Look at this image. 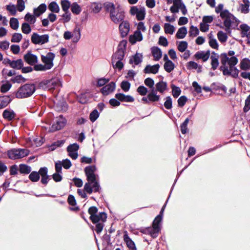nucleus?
<instances>
[{"label": "nucleus", "mask_w": 250, "mask_h": 250, "mask_svg": "<svg viewBox=\"0 0 250 250\" xmlns=\"http://www.w3.org/2000/svg\"><path fill=\"white\" fill-rule=\"evenodd\" d=\"M96 170L95 166H88L84 169L88 182L85 184L84 189L89 194L92 192H99L101 189L99 183L96 181L97 176L94 173Z\"/></svg>", "instance_id": "1"}, {"label": "nucleus", "mask_w": 250, "mask_h": 250, "mask_svg": "<svg viewBox=\"0 0 250 250\" xmlns=\"http://www.w3.org/2000/svg\"><path fill=\"white\" fill-rule=\"evenodd\" d=\"M104 8L109 13L111 20L115 24L122 21L125 19V12L119 5H115L113 3L106 2L104 3Z\"/></svg>", "instance_id": "2"}, {"label": "nucleus", "mask_w": 250, "mask_h": 250, "mask_svg": "<svg viewBox=\"0 0 250 250\" xmlns=\"http://www.w3.org/2000/svg\"><path fill=\"white\" fill-rule=\"evenodd\" d=\"M221 18L223 20L224 28L226 32L229 34L231 33V29H235L238 25V20L228 10L221 12Z\"/></svg>", "instance_id": "3"}, {"label": "nucleus", "mask_w": 250, "mask_h": 250, "mask_svg": "<svg viewBox=\"0 0 250 250\" xmlns=\"http://www.w3.org/2000/svg\"><path fill=\"white\" fill-rule=\"evenodd\" d=\"M55 54L52 52H48L45 55H41V60L43 64H38L34 66L36 71H45L51 69L54 66L53 61Z\"/></svg>", "instance_id": "4"}, {"label": "nucleus", "mask_w": 250, "mask_h": 250, "mask_svg": "<svg viewBox=\"0 0 250 250\" xmlns=\"http://www.w3.org/2000/svg\"><path fill=\"white\" fill-rule=\"evenodd\" d=\"M36 87L33 84H25L21 86L16 93L18 98H23L31 96L35 91Z\"/></svg>", "instance_id": "5"}, {"label": "nucleus", "mask_w": 250, "mask_h": 250, "mask_svg": "<svg viewBox=\"0 0 250 250\" xmlns=\"http://www.w3.org/2000/svg\"><path fill=\"white\" fill-rule=\"evenodd\" d=\"M61 85L60 80L57 77L49 80H44L39 83V86L41 88L48 90L58 88Z\"/></svg>", "instance_id": "6"}, {"label": "nucleus", "mask_w": 250, "mask_h": 250, "mask_svg": "<svg viewBox=\"0 0 250 250\" xmlns=\"http://www.w3.org/2000/svg\"><path fill=\"white\" fill-rule=\"evenodd\" d=\"M29 153L27 149L18 148L12 149L7 152L8 157L11 159H17L24 157Z\"/></svg>", "instance_id": "7"}, {"label": "nucleus", "mask_w": 250, "mask_h": 250, "mask_svg": "<svg viewBox=\"0 0 250 250\" xmlns=\"http://www.w3.org/2000/svg\"><path fill=\"white\" fill-rule=\"evenodd\" d=\"M129 13L132 16H135L138 21H143L145 19L146 11L144 6H133L130 7Z\"/></svg>", "instance_id": "8"}, {"label": "nucleus", "mask_w": 250, "mask_h": 250, "mask_svg": "<svg viewBox=\"0 0 250 250\" xmlns=\"http://www.w3.org/2000/svg\"><path fill=\"white\" fill-rule=\"evenodd\" d=\"M49 36L48 34L39 35L34 32L31 37V42L34 44L43 45L49 42Z\"/></svg>", "instance_id": "9"}, {"label": "nucleus", "mask_w": 250, "mask_h": 250, "mask_svg": "<svg viewBox=\"0 0 250 250\" xmlns=\"http://www.w3.org/2000/svg\"><path fill=\"white\" fill-rule=\"evenodd\" d=\"M173 5L170 7V11L172 13L175 14L179 12L180 10L184 15L188 13V10L182 0H173Z\"/></svg>", "instance_id": "10"}, {"label": "nucleus", "mask_w": 250, "mask_h": 250, "mask_svg": "<svg viewBox=\"0 0 250 250\" xmlns=\"http://www.w3.org/2000/svg\"><path fill=\"white\" fill-rule=\"evenodd\" d=\"M162 221V217L160 215H158L154 220L152 224V227H149L150 235L152 238H156L158 236L160 231V223Z\"/></svg>", "instance_id": "11"}, {"label": "nucleus", "mask_w": 250, "mask_h": 250, "mask_svg": "<svg viewBox=\"0 0 250 250\" xmlns=\"http://www.w3.org/2000/svg\"><path fill=\"white\" fill-rule=\"evenodd\" d=\"M66 124V120L62 116L60 115L55 119L53 125L50 128V131L53 132L60 130Z\"/></svg>", "instance_id": "12"}, {"label": "nucleus", "mask_w": 250, "mask_h": 250, "mask_svg": "<svg viewBox=\"0 0 250 250\" xmlns=\"http://www.w3.org/2000/svg\"><path fill=\"white\" fill-rule=\"evenodd\" d=\"M229 58L226 53L221 54L220 55L222 65L220 67V69L223 72V74L225 76H229L231 73L230 70H229L228 66L227 65V63H229Z\"/></svg>", "instance_id": "13"}, {"label": "nucleus", "mask_w": 250, "mask_h": 250, "mask_svg": "<svg viewBox=\"0 0 250 250\" xmlns=\"http://www.w3.org/2000/svg\"><path fill=\"white\" fill-rule=\"evenodd\" d=\"M160 100V96L156 94L155 89L150 90L147 96L143 97L142 101L145 104H149V103H154L159 101Z\"/></svg>", "instance_id": "14"}, {"label": "nucleus", "mask_w": 250, "mask_h": 250, "mask_svg": "<svg viewBox=\"0 0 250 250\" xmlns=\"http://www.w3.org/2000/svg\"><path fill=\"white\" fill-rule=\"evenodd\" d=\"M126 42L122 41L119 43L117 51L112 56V59L123 60L125 57Z\"/></svg>", "instance_id": "15"}, {"label": "nucleus", "mask_w": 250, "mask_h": 250, "mask_svg": "<svg viewBox=\"0 0 250 250\" xmlns=\"http://www.w3.org/2000/svg\"><path fill=\"white\" fill-rule=\"evenodd\" d=\"M119 31L122 37L127 36L130 30L129 23L126 21H123L119 25Z\"/></svg>", "instance_id": "16"}, {"label": "nucleus", "mask_w": 250, "mask_h": 250, "mask_svg": "<svg viewBox=\"0 0 250 250\" xmlns=\"http://www.w3.org/2000/svg\"><path fill=\"white\" fill-rule=\"evenodd\" d=\"M24 60L28 64L35 66L38 62V58L36 55L28 52L24 55Z\"/></svg>", "instance_id": "17"}, {"label": "nucleus", "mask_w": 250, "mask_h": 250, "mask_svg": "<svg viewBox=\"0 0 250 250\" xmlns=\"http://www.w3.org/2000/svg\"><path fill=\"white\" fill-rule=\"evenodd\" d=\"M115 83L112 82L104 86L101 89V92L104 95H107L113 92L115 89Z\"/></svg>", "instance_id": "18"}, {"label": "nucleus", "mask_w": 250, "mask_h": 250, "mask_svg": "<svg viewBox=\"0 0 250 250\" xmlns=\"http://www.w3.org/2000/svg\"><path fill=\"white\" fill-rule=\"evenodd\" d=\"M210 51L208 50L207 51H200L197 52L195 55L194 57L197 60L201 59L204 62L207 61L210 57Z\"/></svg>", "instance_id": "19"}, {"label": "nucleus", "mask_w": 250, "mask_h": 250, "mask_svg": "<svg viewBox=\"0 0 250 250\" xmlns=\"http://www.w3.org/2000/svg\"><path fill=\"white\" fill-rule=\"evenodd\" d=\"M93 217L94 218H91L90 219L93 223L96 224L99 222H105L107 216L105 212H101L94 215Z\"/></svg>", "instance_id": "20"}, {"label": "nucleus", "mask_w": 250, "mask_h": 250, "mask_svg": "<svg viewBox=\"0 0 250 250\" xmlns=\"http://www.w3.org/2000/svg\"><path fill=\"white\" fill-rule=\"evenodd\" d=\"M143 40V35L139 31H135L133 35L129 36V41L132 44H135L137 42H140Z\"/></svg>", "instance_id": "21"}, {"label": "nucleus", "mask_w": 250, "mask_h": 250, "mask_svg": "<svg viewBox=\"0 0 250 250\" xmlns=\"http://www.w3.org/2000/svg\"><path fill=\"white\" fill-rule=\"evenodd\" d=\"M219 55L214 52L212 53L210 56L211 68L215 70L219 65Z\"/></svg>", "instance_id": "22"}, {"label": "nucleus", "mask_w": 250, "mask_h": 250, "mask_svg": "<svg viewBox=\"0 0 250 250\" xmlns=\"http://www.w3.org/2000/svg\"><path fill=\"white\" fill-rule=\"evenodd\" d=\"M160 65L158 64L153 65H147L144 70L145 73L156 74L159 69Z\"/></svg>", "instance_id": "23"}, {"label": "nucleus", "mask_w": 250, "mask_h": 250, "mask_svg": "<svg viewBox=\"0 0 250 250\" xmlns=\"http://www.w3.org/2000/svg\"><path fill=\"white\" fill-rule=\"evenodd\" d=\"M115 97L122 102H133L134 99L130 95H125L122 93H117L115 95Z\"/></svg>", "instance_id": "24"}, {"label": "nucleus", "mask_w": 250, "mask_h": 250, "mask_svg": "<svg viewBox=\"0 0 250 250\" xmlns=\"http://www.w3.org/2000/svg\"><path fill=\"white\" fill-rule=\"evenodd\" d=\"M143 55L142 54L137 53L132 56L129 60V63L132 64L138 65L142 62Z\"/></svg>", "instance_id": "25"}, {"label": "nucleus", "mask_w": 250, "mask_h": 250, "mask_svg": "<svg viewBox=\"0 0 250 250\" xmlns=\"http://www.w3.org/2000/svg\"><path fill=\"white\" fill-rule=\"evenodd\" d=\"M151 52L154 57V60L156 61H159L162 56L161 50L157 47H152L151 48Z\"/></svg>", "instance_id": "26"}, {"label": "nucleus", "mask_w": 250, "mask_h": 250, "mask_svg": "<svg viewBox=\"0 0 250 250\" xmlns=\"http://www.w3.org/2000/svg\"><path fill=\"white\" fill-rule=\"evenodd\" d=\"M125 242L127 247L131 250H137L134 242L129 238L127 234H125L124 236Z\"/></svg>", "instance_id": "27"}, {"label": "nucleus", "mask_w": 250, "mask_h": 250, "mask_svg": "<svg viewBox=\"0 0 250 250\" xmlns=\"http://www.w3.org/2000/svg\"><path fill=\"white\" fill-rule=\"evenodd\" d=\"M156 92H159L161 93H163L167 89V84L166 82L163 81H160L157 83L156 85Z\"/></svg>", "instance_id": "28"}, {"label": "nucleus", "mask_w": 250, "mask_h": 250, "mask_svg": "<svg viewBox=\"0 0 250 250\" xmlns=\"http://www.w3.org/2000/svg\"><path fill=\"white\" fill-rule=\"evenodd\" d=\"M208 44L213 49L218 50L219 44L216 39L213 37L211 34H209L208 36Z\"/></svg>", "instance_id": "29"}, {"label": "nucleus", "mask_w": 250, "mask_h": 250, "mask_svg": "<svg viewBox=\"0 0 250 250\" xmlns=\"http://www.w3.org/2000/svg\"><path fill=\"white\" fill-rule=\"evenodd\" d=\"M240 67L242 70H248L250 69V60L248 58H244L241 61Z\"/></svg>", "instance_id": "30"}, {"label": "nucleus", "mask_w": 250, "mask_h": 250, "mask_svg": "<svg viewBox=\"0 0 250 250\" xmlns=\"http://www.w3.org/2000/svg\"><path fill=\"white\" fill-rule=\"evenodd\" d=\"M46 9V6L45 4H41L37 8L34 9V14L36 17L40 16L41 14L43 13Z\"/></svg>", "instance_id": "31"}, {"label": "nucleus", "mask_w": 250, "mask_h": 250, "mask_svg": "<svg viewBox=\"0 0 250 250\" xmlns=\"http://www.w3.org/2000/svg\"><path fill=\"white\" fill-rule=\"evenodd\" d=\"M187 29L186 27L183 26L179 28L176 34V37L179 39H184L187 34Z\"/></svg>", "instance_id": "32"}, {"label": "nucleus", "mask_w": 250, "mask_h": 250, "mask_svg": "<svg viewBox=\"0 0 250 250\" xmlns=\"http://www.w3.org/2000/svg\"><path fill=\"white\" fill-rule=\"evenodd\" d=\"M73 34L72 42H77L81 38V30L78 27H75L72 33Z\"/></svg>", "instance_id": "33"}, {"label": "nucleus", "mask_w": 250, "mask_h": 250, "mask_svg": "<svg viewBox=\"0 0 250 250\" xmlns=\"http://www.w3.org/2000/svg\"><path fill=\"white\" fill-rule=\"evenodd\" d=\"M164 31L166 34L172 35L175 31L174 26L169 23H165L164 25Z\"/></svg>", "instance_id": "34"}, {"label": "nucleus", "mask_w": 250, "mask_h": 250, "mask_svg": "<svg viewBox=\"0 0 250 250\" xmlns=\"http://www.w3.org/2000/svg\"><path fill=\"white\" fill-rule=\"evenodd\" d=\"M23 66V62L21 59L12 61V63H11V67L18 70L21 69Z\"/></svg>", "instance_id": "35"}, {"label": "nucleus", "mask_w": 250, "mask_h": 250, "mask_svg": "<svg viewBox=\"0 0 250 250\" xmlns=\"http://www.w3.org/2000/svg\"><path fill=\"white\" fill-rule=\"evenodd\" d=\"M3 117L4 119L11 121L14 118L15 113L10 109H6L3 112Z\"/></svg>", "instance_id": "36"}, {"label": "nucleus", "mask_w": 250, "mask_h": 250, "mask_svg": "<svg viewBox=\"0 0 250 250\" xmlns=\"http://www.w3.org/2000/svg\"><path fill=\"white\" fill-rule=\"evenodd\" d=\"M227 32L225 33L222 31H219L217 34V37L218 40L222 43H225L228 40Z\"/></svg>", "instance_id": "37"}, {"label": "nucleus", "mask_w": 250, "mask_h": 250, "mask_svg": "<svg viewBox=\"0 0 250 250\" xmlns=\"http://www.w3.org/2000/svg\"><path fill=\"white\" fill-rule=\"evenodd\" d=\"M240 28L241 30V37H245L247 34L250 32V27L246 24H242L240 25Z\"/></svg>", "instance_id": "38"}, {"label": "nucleus", "mask_w": 250, "mask_h": 250, "mask_svg": "<svg viewBox=\"0 0 250 250\" xmlns=\"http://www.w3.org/2000/svg\"><path fill=\"white\" fill-rule=\"evenodd\" d=\"M249 0H243V3L241 4V11L243 13H248L249 12Z\"/></svg>", "instance_id": "39"}, {"label": "nucleus", "mask_w": 250, "mask_h": 250, "mask_svg": "<svg viewBox=\"0 0 250 250\" xmlns=\"http://www.w3.org/2000/svg\"><path fill=\"white\" fill-rule=\"evenodd\" d=\"M164 67L167 72L170 73L174 69L175 65L171 61H168L165 62Z\"/></svg>", "instance_id": "40"}, {"label": "nucleus", "mask_w": 250, "mask_h": 250, "mask_svg": "<svg viewBox=\"0 0 250 250\" xmlns=\"http://www.w3.org/2000/svg\"><path fill=\"white\" fill-rule=\"evenodd\" d=\"M102 8V4L100 3L93 2L90 5L92 11L94 13H98Z\"/></svg>", "instance_id": "41"}, {"label": "nucleus", "mask_w": 250, "mask_h": 250, "mask_svg": "<svg viewBox=\"0 0 250 250\" xmlns=\"http://www.w3.org/2000/svg\"><path fill=\"white\" fill-rule=\"evenodd\" d=\"M112 64L114 68L121 70L124 67L122 60L112 59Z\"/></svg>", "instance_id": "42"}, {"label": "nucleus", "mask_w": 250, "mask_h": 250, "mask_svg": "<svg viewBox=\"0 0 250 250\" xmlns=\"http://www.w3.org/2000/svg\"><path fill=\"white\" fill-rule=\"evenodd\" d=\"M36 16L33 15L29 13H27L25 17L24 20L30 24H34L36 21Z\"/></svg>", "instance_id": "43"}, {"label": "nucleus", "mask_w": 250, "mask_h": 250, "mask_svg": "<svg viewBox=\"0 0 250 250\" xmlns=\"http://www.w3.org/2000/svg\"><path fill=\"white\" fill-rule=\"evenodd\" d=\"M48 9L52 12L59 13L60 7L59 5L55 1L51 2L48 5Z\"/></svg>", "instance_id": "44"}, {"label": "nucleus", "mask_w": 250, "mask_h": 250, "mask_svg": "<svg viewBox=\"0 0 250 250\" xmlns=\"http://www.w3.org/2000/svg\"><path fill=\"white\" fill-rule=\"evenodd\" d=\"M71 10L73 14L78 15L81 12V8L76 2H74L71 5Z\"/></svg>", "instance_id": "45"}, {"label": "nucleus", "mask_w": 250, "mask_h": 250, "mask_svg": "<svg viewBox=\"0 0 250 250\" xmlns=\"http://www.w3.org/2000/svg\"><path fill=\"white\" fill-rule=\"evenodd\" d=\"M31 171V167L24 164H21L20 165V171L21 173L28 174Z\"/></svg>", "instance_id": "46"}, {"label": "nucleus", "mask_w": 250, "mask_h": 250, "mask_svg": "<svg viewBox=\"0 0 250 250\" xmlns=\"http://www.w3.org/2000/svg\"><path fill=\"white\" fill-rule=\"evenodd\" d=\"M21 29L22 32L25 34H28L31 31V28L29 24L27 22H24L22 24Z\"/></svg>", "instance_id": "47"}, {"label": "nucleus", "mask_w": 250, "mask_h": 250, "mask_svg": "<svg viewBox=\"0 0 250 250\" xmlns=\"http://www.w3.org/2000/svg\"><path fill=\"white\" fill-rule=\"evenodd\" d=\"M10 100L9 97H0V109L6 106L9 103Z\"/></svg>", "instance_id": "48"}, {"label": "nucleus", "mask_w": 250, "mask_h": 250, "mask_svg": "<svg viewBox=\"0 0 250 250\" xmlns=\"http://www.w3.org/2000/svg\"><path fill=\"white\" fill-rule=\"evenodd\" d=\"M61 5L64 12L69 11L70 3L68 0H62Z\"/></svg>", "instance_id": "49"}, {"label": "nucleus", "mask_w": 250, "mask_h": 250, "mask_svg": "<svg viewBox=\"0 0 250 250\" xmlns=\"http://www.w3.org/2000/svg\"><path fill=\"white\" fill-rule=\"evenodd\" d=\"M238 59L234 56H232L229 59V69H231L232 68H234V66L238 63Z\"/></svg>", "instance_id": "50"}, {"label": "nucleus", "mask_w": 250, "mask_h": 250, "mask_svg": "<svg viewBox=\"0 0 250 250\" xmlns=\"http://www.w3.org/2000/svg\"><path fill=\"white\" fill-rule=\"evenodd\" d=\"M188 47V42L186 41H181L178 44V49L181 52H185Z\"/></svg>", "instance_id": "51"}, {"label": "nucleus", "mask_w": 250, "mask_h": 250, "mask_svg": "<svg viewBox=\"0 0 250 250\" xmlns=\"http://www.w3.org/2000/svg\"><path fill=\"white\" fill-rule=\"evenodd\" d=\"M10 25L14 30H17L19 28V21L17 19L12 18L10 20Z\"/></svg>", "instance_id": "52"}, {"label": "nucleus", "mask_w": 250, "mask_h": 250, "mask_svg": "<svg viewBox=\"0 0 250 250\" xmlns=\"http://www.w3.org/2000/svg\"><path fill=\"white\" fill-rule=\"evenodd\" d=\"M172 95L174 98H177L181 94V89L179 87L174 85H171Z\"/></svg>", "instance_id": "53"}, {"label": "nucleus", "mask_w": 250, "mask_h": 250, "mask_svg": "<svg viewBox=\"0 0 250 250\" xmlns=\"http://www.w3.org/2000/svg\"><path fill=\"white\" fill-rule=\"evenodd\" d=\"M22 38V36L21 33H15L12 37L11 42H19Z\"/></svg>", "instance_id": "54"}, {"label": "nucleus", "mask_w": 250, "mask_h": 250, "mask_svg": "<svg viewBox=\"0 0 250 250\" xmlns=\"http://www.w3.org/2000/svg\"><path fill=\"white\" fill-rule=\"evenodd\" d=\"M145 84L151 89H154V81L153 79L150 78H147L145 79L144 81Z\"/></svg>", "instance_id": "55"}, {"label": "nucleus", "mask_w": 250, "mask_h": 250, "mask_svg": "<svg viewBox=\"0 0 250 250\" xmlns=\"http://www.w3.org/2000/svg\"><path fill=\"white\" fill-rule=\"evenodd\" d=\"M29 178L32 182H37L40 179L39 174L37 172L33 171L29 175Z\"/></svg>", "instance_id": "56"}, {"label": "nucleus", "mask_w": 250, "mask_h": 250, "mask_svg": "<svg viewBox=\"0 0 250 250\" xmlns=\"http://www.w3.org/2000/svg\"><path fill=\"white\" fill-rule=\"evenodd\" d=\"M199 33V31L197 27L191 26L190 27L189 34L190 36L195 37Z\"/></svg>", "instance_id": "57"}, {"label": "nucleus", "mask_w": 250, "mask_h": 250, "mask_svg": "<svg viewBox=\"0 0 250 250\" xmlns=\"http://www.w3.org/2000/svg\"><path fill=\"white\" fill-rule=\"evenodd\" d=\"M137 91L141 96H145L147 93L148 90L144 86L140 85L137 88Z\"/></svg>", "instance_id": "58"}, {"label": "nucleus", "mask_w": 250, "mask_h": 250, "mask_svg": "<svg viewBox=\"0 0 250 250\" xmlns=\"http://www.w3.org/2000/svg\"><path fill=\"white\" fill-rule=\"evenodd\" d=\"M71 20V13L69 11L64 12L62 15V19L63 23L68 22Z\"/></svg>", "instance_id": "59"}, {"label": "nucleus", "mask_w": 250, "mask_h": 250, "mask_svg": "<svg viewBox=\"0 0 250 250\" xmlns=\"http://www.w3.org/2000/svg\"><path fill=\"white\" fill-rule=\"evenodd\" d=\"M188 122L189 119L187 118L180 126L181 132L184 134H186L187 132V126Z\"/></svg>", "instance_id": "60"}, {"label": "nucleus", "mask_w": 250, "mask_h": 250, "mask_svg": "<svg viewBox=\"0 0 250 250\" xmlns=\"http://www.w3.org/2000/svg\"><path fill=\"white\" fill-rule=\"evenodd\" d=\"M172 99L170 97L168 96L166 97V101L164 103L165 107L167 109H171L172 106Z\"/></svg>", "instance_id": "61"}, {"label": "nucleus", "mask_w": 250, "mask_h": 250, "mask_svg": "<svg viewBox=\"0 0 250 250\" xmlns=\"http://www.w3.org/2000/svg\"><path fill=\"white\" fill-rule=\"evenodd\" d=\"M99 114L97 110H94L90 114V119L91 122H94L98 118Z\"/></svg>", "instance_id": "62"}, {"label": "nucleus", "mask_w": 250, "mask_h": 250, "mask_svg": "<svg viewBox=\"0 0 250 250\" xmlns=\"http://www.w3.org/2000/svg\"><path fill=\"white\" fill-rule=\"evenodd\" d=\"M17 7L20 12H22L24 9L25 4L23 0H18Z\"/></svg>", "instance_id": "63"}, {"label": "nucleus", "mask_w": 250, "mask_h": 250, "mask_svg": "<svg viewBox=\"0 0 250 250\" xmlns=\"http://www.w3.org/2000/svg\"><path fill=\"white\" fill-rule=\"evenodd\" d=\"M6 9L12 15H15L17 12L16 7L14 5H8L6 6Z\"/></svg>", "instance_id": "64"}]
</instances>
